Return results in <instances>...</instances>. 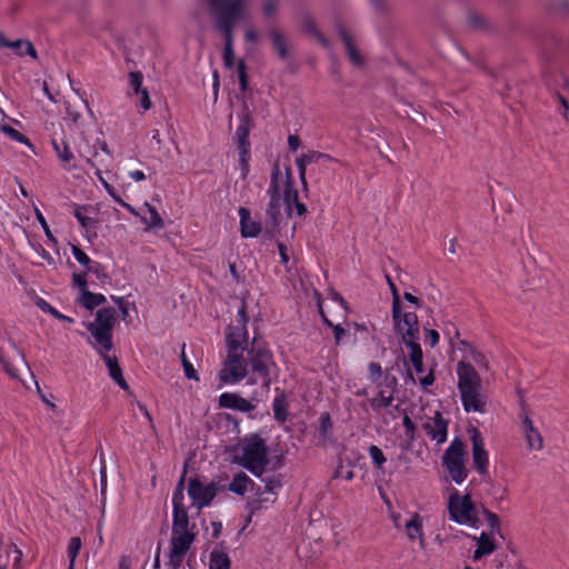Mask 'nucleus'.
Listing matches in <instances>:
<instances>
[{"label": "nucleus", "mask_w": 569, "mask_h": 569, "mask_svg": "<svg viewBox=\"0 0 569 569\" xmlns=\"http://www.w3.org/2000/svg\"><path fill=\"white\" fill-rule=\"evenodd\" d=\"M183 476L172 495V527L167 553V565L171 569L182 566L189 550L197 538V528L190 523L188 511L183 505Z\"/></svg>", "instance_id": "obj_1"}, {"label": "nucleus", "mask_w": 569, "mask_h": 569, "mask_svg": "<svg viewBox=\"0 0 569 569\" xmlns=\"http://www.w3.org/2000/svg\"><path fill=\"white\" fill-rule=\"evenodd\" d=\"M214 18V26L224 37L223 62L227 68L234 64L232 31L238 21L250 19L248 0H207Z\"/></svg>", "instance_id": "obj_2"}, {"label": "nucleus", "mask_w": 569, "mask_h": 569, "mask_svg": "<svg viewBox=\"0 0 569 569\" xmlns=\"http://www.w3.org/2000/svg\"><path fill=\"white\" fill-rule=\"evenodd\" d=\"M267 192L270 197L269 213L273 219L280 216L282 206L288 216L292 214L293 209L300 217L307 213V207L299 201L298 191L292 184L289 169L286 174H282L279 167H274Z\"/></svg>", "instance_id": "obj_3"}, {"label": "nucleus", "mask_w": 569, "mask_h": 569, "mask_svg": "<svg viewBox=\"0 0 569 569\" xmlns=\"http://www.w3.org/2000/svg\"><path fill=\"white\" fill-rule=\"evenodd\" d=\"M457 388L462 408L466 412L486 411V397L481 391V378L470 362L465 360L457 363Z\"/></svg>", "instance_id": "obj_4"}, {"label": "nucleus", "mask_w": 569, "mask_h": 569, "mask_svg": "<svg viewBox=\"0 0 569 569\" xmlns=\"http://www.w3.org/2000/svg\"><path fill=\"white\" fill-rule=\"evenodd\" d=\"M268 451L266 441L261 437L249 435L237 443L233 462L246 468L253 476H260L262 469H267L270 463Z\"/></svg>", "instance_id": "obj_5"}, {"label": "nucleus", "mask_w": 569, "mask_h": 569, "mask_svg": "<svg viewBox=\"0 0 569 569\" xmlns=\"http://www.w3.org/2000/svg\"><path fill=\"white\" fill-rule=\"evenodd\" d=\"M447 508L451 521L473 529L479 527V510L470 493L453 490L448 497Z\"/></svg>", "instance_id": "obj_6"}, {"label": "nucleus", "mask_w": 569, "mask_h": 569, "mask_svg": "<svg viewBox=\"0 0 569 569\" xmlns=\"http://www.w3.org/2000/svg\"><path fill=\"white\" fill-rule=\"evenodd\" d=\"M113 322L114 310L112 308H101L97 311L93 322L84 323L94 340L91 345L100 355L112 349Z\"/></svg>", "instance_id": "obj_7"}, {"label": "nucleus", "mask_w": 569, "mask_h": 569, "mask_svg": "<svg viewBox=\"0 0 569 569\" xmlns=\"http://www.w3.org/2000/svg\"><path fill=\"white\" fill-rule=\"evenodd\" d=\"M465 455V443L460 438L456 437L451 440L442 456V467L450 479L457 485L462 483L468 476Z\"/></svg>", "instance_id": "obj_8"}, {"label": "nucleus", "mask_w": 569, "mask_h": 569, "mask_svg": "<svg viewBox=\"0 0 569 569\" xmlns=\"http://www.w3.org/2000/svg\"><path fill=\"white\" fill-rule=\"evenodd\" d=\"M249 365L251 371L262 381L263 388H270L273 380L278 379L279 368L274 362L271 351L267 349H252L249 351Z\"/></svg>", "instance_id": "obj_9"}, {"label": "nucleus", "mask_w": 569, "mask_h": 569, "mask_svg": "<svg viewBox=\"0 0 569 569\" xmlns=\"http://www.w3.org/2000/svg\"><path fill=\"white\" fill-rule=\"evenodd\" d=\"M393 327L402 338L403 343L417 341L419 338V322L415 312L405 311L402 306L391 308Z\"/></svg>", "instance_id": "obj_10"}, {"label": "nucleus", "mask_w": 569, "mask_h": 569, "mask_svg": "<svg viewBox=\"0 0 569 569\" xmlns=\"http://www.w3.org/2000/svg\"><path fill=\"white\" fill-rule=\"evenodd\" d=\"M242 353L243 352H227V359L219 373V378L223 383L236 385L246 378L248 365Z\"/></svg>", "instance_id": "obj_11"}, {"label": "nucleus", "mask_w": 569, "mask_h": 569, "mask_svg": "<svg viewBox=\"0 0 569 569\" xmlns=\"http://www.w3.org/2000/svg\"><path fill=\"white\" fill-rule=\"evenodd\" d=\"M471 441V456L475 470L480 476L489 472V451L486 449V442L481 432L472 427L468 430Z\"/></svg>", "instance_id": "obj_12"}, {"label": "nucleus", "mask_w": 569, "mask_h": 569, "mask_svg": "<svg viewBox=\"0 0 569 569\" xmlns=\"http://www.w3.org/2000/svg\"><path fill=\"white\" fill-rule=\"evenodd\" d=\"M188 495L192 503L202 509L208 506L217 495V486L214 483H202L198 479H192L188 486Z\"/></svg>", "instance_id": "obj_13"}, {"label": "nucleus", "mask_w": 569, "mask_h": 569, "mask_svg": "<svg viewBox=\"0 0 569 569\" xmlns=\"http://www.w3.org/2000/svg\"><path fill=\"white\" fill-rule=\"evenodd\" d=\"M237 149L239 154L240 177L246 179L250 172V141L249 129L246 124H240L236 130Z\"/></svg>", "instance_id": "obj_14"}, {"label": "nucleus", "mask_w": 569, "mask_h": 569, "mask_svg": "<svg viewBox=\"0 0 569 569\" xmlns=\"http://www.w3.org/2000/svg\"><path fill=\"white\" fill-rule=\"evenodd\" d=\"M410 542H418L420 548L426 547V536L423 531V518L420 513L410 512L409 518L406 520L401 528Z\"/></svg>", "instance_id": "obj_15"}, {"label": "nucleus", "mask_w": 569, "mask_h": 569, "mask_svg": "<svg viewBox=\"0 0 569 569\" xmlns=\"http://www.w3.org/2000/svg\"><path fill=\"white\" fill-rule=\"evenodd\" d=\"M423 429L430 439L441 445L448 438V420H446L440 411H436L435 416L423 423Z\"/></svg>", "instance_id": "obj_16"}, {"label": "nucleus", "mask_w": 569, "mask_h": 569, "mask_svg": "<svg viewBox=\"0 0 569 569\" xmlns=\"http://www.w3.org/2000/svg\"><path fill=\"white\" fill-rule=\"evenodd\" d=\"M227 352H243L248 345V330L243 325L229 326L227 330Z\"/></svg>", "instance_id": "obj_17"}, {"label": "nucleus", "mask_w": 569, "mask_h": 569, "mask_svg": "<svg viewBox=\"0 0 569 569\" xmlns=\"http://www.w3.org/2000/svg\"><path fill=\"white\" fill-rule=\"evenodd\" d=\"M219 407L236 410L239 412H251L256 406L237 392H223L219 396Z\"/></svg>", "instance_id": "obj_18"}, {"label": "nucleus", "mask_w": 569, "mask_h": 569, "mask_svg": "<svg viewBox=\"0 0 569 569\" xmlns=\"http://www.w3.org/2000/svg\"><path fill=\"white\" fill-rule=\"evenodd\" d=\"M322 160L332 161L333 158L327 153H321L318 151H308L307 153L301 154L299 158L296 159V166L299 171V178L305 186L307 187V180H306V169L309 164L318 163Z\"/></svg>", "instance_id": "obj_19"}, {"label": "nucleus", "mask_w": 569, "mask_h": 569, "mask_svg": "<svg viewBox=\"0 0 569 569\" xmlns=\"http://www.w3.org/2000/svg\"><path fill=\"white\" fill-rule=\"evenodd\" d=\"M240 218V232L243 238H256L260 234L262 227L259 221L251 218L250 211L240 207L238 210Z\"/></svg>", "instance_id": "obj_20"}, {"label": "nucleus", "mask_w": 569, "mask_h": 569, "mask_svg": "<svg viewBox=\"0 0 569 569\" xmlns=\"http://www.w3.org/2000/svg\"><path fill=\"white\" fill-rule=\"evenodd\" d=\"M523 435L526 438L527 447L533 451L543 449V439L538 429L533 426L532 420L528 415L522 417Z\"/></svg>", "instance_id": "obj_21"}, {"label": "nucleus", "mask_w": 569, "mask_h": 569, "mask_svg": "<svg viewBox=\"0 0 569 569\" xmlns=\"http://www.w3.org/2000/svg\"><path fill=\"white\" fill-rule=\"evenodd\" d=\"M473 539L476 540V549L472 553L473 561H478L481 558L493 553L497 549V542L489 533L481 532L479 537H475Z\"/></svg>", "instance_id": "obj_22"}, {"label": "nucleus", "mask_w": 569, "mask_h": 569, "mask_svg": "<svg viewBox=\"0 0 569 569\" xmlns=\"http://www.w3.org/2000/svg\"><path fill=\"white\" fill-rule=\"evenodd\" d=\"M0 46L13 49L16 51V53L20 57L28 54L33 60L38 59L37 51L34 49L33 44L29 40L18 39L14 41H9L0 32Z\"/></svg>", "instance_id": "obj_23"}, {"label": "nucleus", "mask_w": 569, "mask_h": 569, "mask_svg": "<svg viewBox=\"0 0 569 569\" xmlns=\"http://www.w3.org/2000/svg\"><path fill=\"white\" fill-rule=\"evenodd\" d=\"M108 368L110 378L124 391L129 390V386L123 378L122 370L116 357L109 356L107 352L101 355Z\"/></svg>", "instance_id": "obj_24"}, {"label": "nucleus", "mask_w": 569, "mask_h": 569, "mask_svg": "<svg viewBox=\"0 0 569 569\" xmlns=\"http://www.w3.org/2000/svg\"><path fill=\"white\" fill-rule=\"evenodd\" d=\"M267 469H262L260 476H256L264 485L267 495H277V490L282 487V477L280 473H268Z\"/></svg>", "instance_id": "obj_25"}, {"label": "nucleus", "mask_w": 569, "mask_h": 569, "mask_svg": "<svg viewBox=\"0 0 569 569\" xmlns=\"http://www.w3.org/2000/svg\"><path fill=\"white\" fill-rule=\"evenodd\" d=\"M143 209L147 210L149 217H140V219L147 226V230L157 231L164 227L163 219L161 218L154 206L146 201L143 203Z\"/></svg>", "instance_id": "obj_26"}, {"label": "nucleus", "mask_w": 569, "mask_h": 569, "mask_svg": "<svg viewBox=\"0 0 569 569\" xmlns=\"http://www.w3.org/2000/svg\"><path fill=\"white\" fill-rule=\"evenodd\" d=\"M277 501V495H267L266 490L258 491L249 503L250 512L256 513L269 506H272Z\"/></svg>", "instance_id": "obj_27"}, {"label": "nucleus", "mask_w": 569, "mask_h": 569, "mask_svg": "<svg viewBox=\"0 0 569 569\" xmlns=\"http://www.w3.org/2000/svg\"><path fill=\"white\" fill-rule=\"evenodd\" d=\"M254 482L250 479L248 475L244 472L237 473L231 482L229 483V490L237 495H244L249 487H253Z\"/></svg>", "instance_id": "obj_28"}, {"label": "nucleus", "mask_w": 569, "mask_h": 569, "mask_svg": "<svg viewBox=\"0 0 569 569\" xmlns=\"http://www.w3.org/2000/svg\"><path fill=\"white\" fill-rule=\"evenodd\" d=\"M79 154L86 158L88 164L96 169V176L100 183L103 186L109 196L116 201V198H121L114 190V188L103 178L101 170L96 166L92 160V157L97 156V151L93 152L92 156L86 154L81 149H79Z\"/></svg>", "instance_id": "obj_29"}, {"label": "nucleus", "mask_w": 569, "mask_h": 569, "mask_svg": "<svg viewBox=\"0 0 569 569\" xmlns=\"http://www.w3.org/2000/svg\"><path fill=\"white\" fill-rule=\"evenodd\" d=\"M405 345L410 349L409 358H410V361H411L417 375H422L425 369H423V355H422V349H421L420 345L417 341L407 342Z\"/></svg>", "instance_id": "obj_30"}, {"label": "nucleus", "mask_w": 569, "mask_h": 569, "mask_svg": "<svg viewBox=\"0 0 569 569\" xmlns=\"http://www.w3.org/2000/svg\"><path fill=\"white\" fill-rule=\"evenodd\" d=\"M339 33L345 42V46H346V49H347V52H348V56H349V59L350 61L355 64V66H361L362 64V58H361V54L359 53V51L357 50L355 43L352 42V39L351 37L342 29L339 30Z\"/></svg>", "instance_id": "obj_31"}, {"label": "nucleus", "mask_w": 569, "mask_h": 569, "mask_svg": "<svg viewBox=\"0 0 569 569\" xmlns=\"http://www.w3.org/2000/svg\"><path fill=\"white\" fill-rule=\"evenodd\" d=\"M229 556L222 550H213L210 553L209 569H230Z\"/></svg>", "instance_id": "obj_32"}, {"label": "nucleus", "mask_w": 569, "mask_h": 569, "mask_svg": "<svg viewBox=\"0 0 569 569\" xmlns=\"http://www.w3.org/2000/svg\"><path fill=\"white\" fill-rule=\"evenodd\" d=\"M51 144L53 150L56 151L59 160L66 164H70V162L73 160L74 156L69 149L66 141L58 142L56 139L51 140Z\"/></svg>", "instance_id": "obj_33"}, {"label": "nucleus", "mask_w": 569, "mask_h": 569, "mask_svg": "<svg viewBox=\"0 0 569 569\" xmlns=\"http://www.w3.org/2000/svg\"><path fill=\"white\" fill-rule=\"evenodd\" d=\"M0 132L6 134L8 138H10L13 141L22 143L29 148H32V143L30 142L28 137H26L20 131H18L17 129H14L6 123H0Z\"/></svg>", "instance_id": "obj_34"}, {"label": "nucleus", "mask_w": 569, "mask_h": 569, "mask_svg": "<svg viewBox=\"0 0 569 569\" xmlns=\"http://www.w3.org/2000/svg\"><path fill=\"white\" fill-rule=\"evenodd\" d=\"M37 307L42 310L43 312L50 313L52 317H54L58 320L66 321L69 323H72L74 320L60 311H58L56 308H53L48 301H46L42 298H39L36 302Z\"/></svg>", "instance_id": "obj_35"}, {"label": "nucleus", "mask_w": 569, "mask_h": 569, "mask_svg": "<svg viewBox=\"0 0 569 569\" xmlns=\"http://www.w3.org/2000/svg\"><path fill=\"white\" fill-rule=\"evenodd\" d=\"M106 298L101 293H92L90 291H83L81 295V303L84 308L92 310L93 308L102 305Z\"/></svg>", "instance_id": "obj_36"}, {"label": "nucleus", "mask_w": 569, "mask_h": 569, "mask_svg": "<svg viewBox=\"0 0 569 569\" xmlns=\"http://www.w3.org/2000/svg\"><path fill=\"white\" fill-rule=\"evenodd\" d=\"M88 208L87 207H77L74 211V217L77 218L78 222L81 224V227L86 230H92L96 228L97 220L89 217L87 214Z\"/></svg>", "instance_id": "obj_37"}, {"label": "nucleus", "mask_w": 569, "mask_h": 569, "mask_svg": "<svg viewBox=\"0 0 569 569\" xmlns=\"http://www.w3.org/2000/svg\"><path fill=\"white\" fill-rule=\"evenodd\" d=\"M0 552L7 555V557H13V565L16 568H19V565L22 559V551L14 543H2L0 542Z\"/></svg>", "instance_id": "obj_38"}, {"label": "nucleus", "mask_w": 569, "mask_h": 569, "mask_svg": "<svg viewBox=\"0 0 569 569\" xmlns=\"http://www.w3.org/2000/svg\"><path fill=\"white\" fill-rule=\"evenodd\" d=\"M368 453H369V457L371 458L373 466L377 469L381 470L387 460L382 450L378 446L371 445L368 448Z\"/></svg>", "instance_id": "obj_39"}, {"label": "nucleus", "mask_w": 569, "mask_h": 569, "mask_svg": "<svg viewBox=\"0 0 569 569\" xmlns=\"http://www.w3.org/2000/svg\"><path fill=\"white\" fill-rule=\"evenodd\" d=\"M180 358H181V362L183 366L186 377L190 380L198 381L199 380L198 373H197L193 365L188 360L187 355H186V343L182 345Z\"/></svg>", "instance_id": "obj_40"}, {"label": "nucleus", "mask_w": 569, "mask_h": 569, "mask_svg": "<svg viewBox=\"0 0 569 569\" xmlns=\"http://www.w3.org/2000/svg\"><path fill=\"white\" fill-rule=\"evenodd\" d=\"M467 358L472 361L476 366H478L480 369L488 370L489 369V362L483 353L478 351L477 349L470 347L468 350Z\"/></svg>", "instance_id": "obj_41"}, {"label": "nucleus", "mask_w": 569, "mask_h": 569, "mask_svg": "<svg viewBox=\"0 0 569 569\" xmlns=\"http://www.w3.org/2000/svg\"><path fill=\"white\" fill-rule=\"evenodd\" d=\"M128 80H129L130 89L133 91L134 94H138L146 89L142 87L143 76L141 72H139V71L129 72Z\"/></svg>", "instance_id": "obj_42"}, {"label": "nucleus", "mask_w": 569, "mask_h": 569, "mask_svg": "<svg viewBox=\"0 0 569 569\" xmlns=\"http://www.w3.org/2000/svg\"><path fill=\"white\" fill-rule=\"evenodd\" d=\"M71 251H72V254L74 257V259L82 266L86 268V271L89 272L91 271V259L89 258V256L82 251L79 247L77 246H71Z\"/></svg>", "instance_id": "obj_43"}, {"label": "nucleus", "mask_w": 569, "mask_h": 569, "mask_svg": "<svg viewBox=\"0 0 569 569\" xmlns=\"http://www.w3.org/2000/svg\"><path fill=\"white\" fill-rule=\"evenodd\" d=\"M273 413L277 420L283 422L287 419L286 403L282 399L276 398L272 402Z\"/></svg>", "instance_id": "obj_44"}, {"label": "nucleus", "mask_w": 569, "mask_h": 569, "mask_svg": "<svg viewBox=\"0 0 569 569\" xmlns=\"http://www.w3.org/2000/svg\"><path fill=\"white\" fill-rule=\"evenodd\" d=\"M81 539L79 537H72L69 541V546H68V557H69V560H71V562H76V559L80 552V549H81Z\"/></svg>", "instance_id": "obj_45"}, {"label": "nucleus", "mask_w": 569, "mask_h": 569, "mask_svg": "<svg viewBox=\"0 0 569 569\" xmlns=\"http://www.w3.org/2000/svg\"><path fill=\"white\" fill-rule=\"evenodd\" d=\"M319 312H320V316L322 318V321L327 325V326H330L333 330V335H335V340H336V343H340L341 341V338L346 335V330L340 326V325H332L328 318L325 316L321 307H319Z\"/></svg>", "instance_id": "obj_46"}, {"label": "nucleus", "mask_w": 569, "mask_h": 569, "mask_svg": "<svg viewBox=\"0 0 569 569\" xmlns=\"http://www.w3.org/2000/svg\"><path fill=\"white\" fill-rule=\"evenodd\" d=\"M271 38L273 41V46L276 50L279 52V54L283 58L287 54V47H286V40L282 34H280L277 31L271 32Z\"/></svg>", "instance_id": "obj_47"}, {"label": "nucleus", "mask_w": 569, "mask_h": 569, "mask_svg": "<svg viewBox=\"0 0 569 569\" xmlns=\"http://www.w3.org/2000/svg\"><path fill=\"white\" fill-rule=\"evenodd\" d=\"M483 515L486 517L488 527L491 530V532L492 533L499 532L500 531V521H499L498 516L489 510H486V509L483 510Z\"/></svg>", "instance_id": "obj_48"}, {"label": "nucleus", "mask_w": 569, "mask_h": 569, "mask_svg": "<svg viewBox=\"0 0 569 569\" xmlns=\"http://www.w3.org/2000/svg\"><path fill=\"white\" fill-rule=\"evenodd\" d=\"M36 218L37 220L39 221V223L41 224L43 231H44V234L47 236L48 240L51 241V242H57L54 236L52 234L43 214L41 213L40 210L36 209Z\"/></svg>", "instance_id": "obj_49"}, {"label": "nucleus", "mask_w": 569, "mask_h": 569, "mask_svg": "<svg viewBox=\"0 0 569 569\" xmlns=\"http://www.w3.org/2000/svg\"><path fill=\"white\" fill-rule=\"evenodd\" d=\"M402 426L405 428V432H406V436L407 438L409 439H415V435H416V425L415 422L411 420V418L409 416H405L402 418Z\"/></svg>", "instance_id": "obj_50"}, {"label": "nucleus", "mask_w": 569, "mask_h": 569, "mask_svg": "<svg viewBox=\"0 0 569 569\" xmlns=\"http://www.w3.org/2000/svg\"><path fill=\"white\" fill-rule=\"evenodd\" d=\"M278 250L280 256V262L288 268L289 264V249L282 242H278Z\"/></svg>", "instance_id": "obj_51"}, {"label": "nucleus", "mask_w": 569, "mask_h": 569, "mask_svg": "<svg viewBox=\"0 0 569 569\" xmlns=\"http://www.w3.org/2000/svg\"><path fill=\"white\" fill-rule=\"evenodd\" d=\"M72 282L83 291H87V279L84 274L73 273Z\"/></svg>", "instance_id": "obj_52"}, {"label": "nucleus", "mask_w": 569, "mask_h": 569, "mask_svg": "<svg viewBox=\"0 0 569 569\" xmlns=\"http://www.w3.org/2000/svg\"><path fill=\"white\" fill-rule=\"evenodd\" d=\"M388 283H389V287H390V290L392 293V308H398L399 306H401L398 289H397L396 284L390 279H388Z\"/></svg>", "instance_id": "obj_53"}, {"label": "nucleus", "mask_w": 569, "mask_h": 569, "mask_svg": "<svg viewBox=\"0 0 569 569\" xmlns=\"http://www.w3.org/2000/svg\"><path fill=\"white\" fill-rule=\"evenodd\" d=\"M426 338L429 341L430 347L433 348L439 343L440 336L437 330L429 329L426 331Z\"/></svg>", "instance_id": "obj_54"}, {"label": "nucleus", "mask_w": 569, "mask_h": 569, "mask_svg": "<svg viewBox=\"0 0 569 569\" xmlns=\"http://www.w3.org/2000/svg\"><path fill=\"white\" fill-rule=\"evenodd\" d=\"M139 94H140V106H141L142 110L143 111L149 110L151 108L152 103H151L148 90L144 89Z\"/></svg>", "instance_id": "obj_55"}, {"label": "nucleus", "mask_w": 569, "mask_h": 569, "mask_svg": "<svg viewBox=\"0 0 569 569\" xmlns=\"http://www.w3.org/2000/svg\"><path fill=\"white\" fill-rule=\"evenodd\" d=\"M237 322H238L237 325H243L244 327H247L248 317H247L244 303H242L241 307L237 311Z\"/></svg>", "instance_id": "obj_56"}, {"label": "nucleus", "mask_w": 569, "mask_h": 569, "mask_svg": "<svg viewBox=\"0 0 569 569\" xmlns=\"http://www.w3.org/2000/svg\"><path fill=\"white\" fill-rule=\"evenodd\" d=\"M116 202H118L121 207L126 208L132 216L138 218L142 217L136 208L127 203L122 198H116Z\"/></svg>", "instance_id": "obj_57"}, {"label": "nucleus", "mask_w": 569, "mask_h": 569, "mask_svg": "<svg viewBox=\"0 0 569 569\" xmlns=\"http://www.w3.org/2000/svg\"><path fill=\"white\" fill-rule=\"evenodd\" d=\"M368 368L372 379L379 378L382 373L381 366L377 362H370Z\"/></svg>", "instance_id": "obj_58"}, {"label": "nucleus", "mask_w": 569, "mask_h": 569, "mask_svg": "<svg viewBox=\"0 0 569 569\" xmlns=\"http://www.w3.org/2000/svg\"><path fill=\"white\" fill-rule=\"evenodd\" d=\"M403 298L407 302H409L410 305H412L415 308L419 309L421 307V301L419 298H417L416 296H413L412 293L410 292H405L403 293Z\"/></svg>", "instance_id": "obj_59"}, {"label": "nucleus", "mask_w": 569, "mask_h": 569, "mask_svg": "<svg viewBox=\"0 0 569 569\" xmlns=\"http://www.w3.org/2000/svg\"><path fill=\"white\" fill-rule=\"evenodd\" d=\"M244 39L247 42L256 43L258 40V32L253 28H247Z\"/></svg>", "instance_id": "obj_60"}, {"label": "nucleus", "mask_w": 569, "mask_h": 569, "mask_svg": "<svg viewBox=\"0 0 569 569\" xmlns=\"http://www.w3.org/2000/svg\"><path fill=\"white\" fill-rule=\"evenodd\" d=\"M128 176L136 182L143 181L146 179V174L142 170H132L129 171Z\"/></svg>", "instance_id": "obj_61"}, {"label": "nucleus", "mask_w": 569, "mask_h": 569, "mask_svg": "<svg viewBox=\"0 0 569 569\" xmlns=\"http://www.w3.org/2000/svg\"><path fill=\"white\" fill-rule=\"evenodd\" d=\"M67 118L73 124H77L79 122V120L81 119V114H80V112L71 110L69 107H67Z\"/></svg>", "instance_id": "obj_62"}, {"label": "nucleus", "mask_w": 569, "mask_h": 569, "mask_svg": "<svg viewBox=\"0 0 569 569\" xmlns=\"http://www.w3.org/2000/svg\"><path fill=\"white\" fill-rule=\"evenodd\" d=\"M559 102L561 104V113L569 121V99H565L563 97L559 98Z\"/></svg>", "instance_id": "obj_63"}, {"label": "nucleus", "mask_w": 569, "mask_h": 569, "mask_svg": "<svg viewBox=\"0 0 569 569\" xmlns=\"http://www.w3.org/2000/svg\"><path fill=\"white\" fill-rule=\"evenodd\" d=\"M131 560L129 556H121L119 558L118 569H130Z\"/></svg>", "instance_id": "obj_64"}]
</instances>
